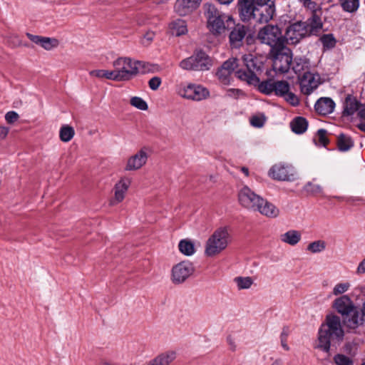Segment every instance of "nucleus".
<instances>
[{
    "mask_svg": "<svg viewBox=\"0 0 365 365\" xmlns=\"http://www.w3.org/2000/svg\"><path fill=\"white\" fill-rule=\"evenodd\" d=\"M116 81H129L138 73L140 66H144L143 61H133L127 57L118 58L113 62Z\"/></svg>",
    "mask_w": 365,
    "mask_h": 365,
    "instance_id": "0eeeda50",
    "label": "nucleus"
},
{
    "mask_svg": "<svg viewBox=\"0 0 365 365\" xmlns=\"http://www.w3.org/2000/svg\"><path fill=\"white\" fill-rule=\"evenodd\" d=\"M178 93L182 98L197 101L207 98L210 95L206 88L195 84L181 86Z\"/></svg>",
    "mask_w": 365,
    "mask_h": 365,
    "instance_id": "4468645a",
    "label": "nucleus"
},
{
    "mask_svg": "<svg viewBox=\"0 0 365 365\" xmlns=\"http://www.w3.org/2000/svg\"><path fill=\"white\" fill-rule=\"evenodd\" d=\"M212 66V60L202 51L195 53L192 56L183 59L180 66L185 70L207 71Z\"/></svg>",
    "mask_w": 365,
    "mask_h": 365,
    "instance_id": "6e6552de",
    "label": "nucleus"
},
{
    "mask_svg": "<svg viewBox=\"0 0 365 365\" xmlns=\"http://www.w3.org/2000/svg\"><path fill=\"white\" fill-rule=\"evenodd\" d=\"M311 11V16L303 21L311 36L318 35L323 29L324 23L322 17V9L319 4H317L313 9H307Z\"/></svg>",
    "mask_w": 365,
    "mask_h": 365,
    "instance_id": "ddd939ff",
    "label": "nucleus"
},
{
    "mask_svg": "<svg viewBox=\"0 0 365 365\" xmlns=\"http://www.w3.org/2000/svg\"><path fill=\"white\" fill-rule=\"evenodd\" d=\"M265 123V118L264 116L254 115L250 119V123L255 128H261Z\"/></svg>",
    "mask_w": 365,
    "mask_h": 365,
    "instance_id": "3c124183",
    "label": "nucleus"
},
{
    "mask_svg": "<svg viewBox=\"0 0 365 365\" xmlns=\"http://www.w3.org/2000/svg\"><path fill=\"white\" fill-rule=\"evenodd\" d=\"M130 185V180L129 179H122L115 184L114 187L115 196L110 202L111 205H116L123 201Z\"/></svg>",
    "mask_w": 365,
    "mask_h": 365,
    "instance_id": "5701e85b",
    "label": "nucleus"
},
{
    "mask_svg": "<svg viewBox=\"0 0 365 365\" xmlns=\"http://www.w3.org/2000/svg\"><path fill=\"white\" fill-rule=\"evenodd\" d=\"M242 61L246 69H239L235 72L236 76L242 81H246L250 85L257 86L259 92L265 95H271L274 91V81L268 79L259 81L257 73L263 68V63L252 54L243 56Z\"/></svg>",
    "mask_w": 365,
    "mask_h": 365,
    "instance_id": "f257e3e1",
    "label": "nucleus"
},
{
    "mask_svg": "<svg viewBox=\"0 0 365 365\" xmlns=\"http://www.w3.org/2000/svg\"><path fill=\"white\" fill-rule=\"evenodd\" d=\"M354 145V143L352 138L349 135L341 133L337 137V147L341 152L349 150Z\"/></svg>",
    "mask_w": 365,
    "mask_h": 365,
    "instance_id": "7c9ffc66",
    "label": "nucleus"
},
{
    "mask_svg": "<svg viewBox=\"0 0 365 365\" xmlns=\"http://www.w3.org/2000/svg\"><path fill=\"white\" fill-rule=\"evenodd\" d=\"M257 38L262 43L270 46V51L285 49L284 35L281 29L277 25L267 24L260 29Z\"/></svg>",
    "mask_w": 365,
    "mask_h": 365,
    "instance_id": "39448f33",
    "label": "nucleus"
},
{
    "mask_svg": "<svg viewBox=\"0 0 365 365\" xmlns=\"http://www.w3.org/2000/svg\"><path fill=\"white\" fill-rule=\"evenodd\" d=\"M269 176L278 181H294L296 179V173L294 168L283 163L275 164L269 169Z\"/></svg>",
    "mask_w": 365,
    "mask_h": 365,
    "instance_id": "2eb2a0df",
    "label": "nucleus"
},
{
    "mask_svg": "<svg viewBox=\"0 0 365 365\" xmlns=\"http://www.w3.org/2000/svg\"><path fill=\"white\" fill-rule=\"evenodd\" d=\"M326 249V242L324 240H316L308 245L307 250L312 254L319 253Z\"/></svg>",
    "mask_w": 365,
    "mask_h": 365,
    "instance_id": "4c0bfd02",
    "label": "nucleus"
},
{
    "mask_svg": "<svg viewBox=\"0 0 365 365\" xmlns=\"http://www.w3.org/2000/svg\"><path fill=\"white\" fill-rule=\"evenodd\" d=\"M204 9L207 20V27L212 34H221L229 28L231 24H234L232 16L221 12L215 5L205 4Z\"/></svg>",
    "mask_w": 365,
    "mask_h": 365,
    "instance_id": "20e7f679",
    "label": "nucleus"
},
{
    "mask_svg": "<svg viewBox=\"0 0 365 365\" xmlns=\"http://www.w3.org/2000/svg\"><path fill=\"white\" fill-rule=\"evenodd\" d=\"M257 4L255 0H238L237 9L240 19L244 22H255Z\"/></svg>",
    "mask_w": 365,
    "mask_h": 365,
    "instance_id": "dca6fc26",
    "label": "nucleus"
},
{
    "mask_svg": "<svg viewBox=\"0 0 365 365\" xmlns=\"http://www.w3.org/2000/svg\"><path fill=\"white\" fill-rule=\"evenodd\" d=\"M298 1L306 9H313L317 4V2L313 0H298Z\"/></svg>",
    "mask_w": 365,
    "mask_h": 365,
    "instance_id": "6e6d98bb",
    "label": "nucleus"
},
{
    "mask_svg": "<svg viewBox=\"0 0 365 365\" xmlns=\"http://www.w3.org/2000/svg\"><path fill=\"white\" fill-rule=\"evenodd\" d=\"M148 160V155L143 150H140L135 155L130 157L127 163L125 170H135L140 169L143 165L145 164Z\"/></svg>",
    "mask_w": 365,
    "mask_h": 365,
    "instance_id": "b1692460",
    "label": "nucleus"
},
{
    "mask_svg": "<svg viewBox=\"0 0 365 365\" xmlns=\"http://www.w3.org/2000/svg\"><path fill=\"white\" fill-rule=\"evenodd\" d=\"M290 126L294 133L297 134H302L307 129L308 121L304 117H296L292 120Z\"/></svg>",
    "mask_w": 365,
    "mask_h": 365,
    "instance_id": "c756f323",
    "label": "nucleus"
},
{
    "mask_svg": "<svg viewBox=\"0 0 365 365\" xmlns=\"http://www.w3.org/2000/svg\"><path fill=\"white\" fill-rule=\"evenodd\" d=\"M360 317H362L364 322L365 319V302H364L361 308V316H360Z\"/></svg>",
    "mask_w": 365,
    "mask_h": 365,
    "instance_id": "e2e57ef3",
    "label": "nucleus"
},
{
    "mask_svg": "<svg viewBox=\"0 0 365 365\" xmlns=\"http://www.w3.org/2000/svg\"><path fill=\"white\" fill-rule=\"evenodd\" d=\"M241 170L242 172L246 175V176H248L249 175V170L246 167H242L241 168Z\"/></svg>",
    "mask_w": 365,
    "mask_h": 365,
    "instance_id": "69168bd1",
    "label": "nucleus"
},
{
    "mask_svg": "<svg viewBox=\"0 0 365 365\" xmlns=\"http://www.w3.org/2000/svg\"><path fill=\"white\" fill-rule=\"evenodd\" d=\"M274 91L276 96H284L289 91V84L286 81H274Z\"/></svg>",
    "mask_w": 365,
    "mask_h": 365,
    "instance_id": "c9c22d12",
    "label": "nucleus"
},
{
    "mask_svg": "<svg viewBox=\"0 0 365 365\" xmlns=\"http://www.w3.org/2000/svg\"><path fill=\"white\" fill-rule=\"evenodd\" d=\"M202 0H177L175 4V12L181 16H186L195 10Z\"/></svg>",
    "mask_w": 365,
    "mask_h": 365,
    "instance_id": "aec40b11",
    "label": "nucleus"
},
{
    "mask_svg": "<svg viewBox=\"0 0 365 365\" xmlns=\"http://www.w3.org/2000/svg\"><path fill=\"white\" fill-rule=\"evenodd\" d=\"M244 95V92L238 88H230L227 91V96L230 98H238Z\"/></svg>",
    "mask_w": 365,
    "mask_h": 365,
    "instance_id": "864d4df0",
    "label": "nucleus"
},
{
    "mask_svg": "<svg viewBox=\"0 0 365 365\" xmlns=\"http://www.w3.org/2000/svg\"><path fill=\"white\" fill-rule=\"evenodd\" d=\"M306 26L302 21L289 24L284 34L285 43L296 45L303 38L310 36Z\"/></svg>",
    "mask_w": 365,
    "mask_h": 365,
    "instance_id": "1a4fd4ad",
    "label": "nucleus"
},
{
    "mask_svg": "<svg viewBox=\"0 0 365 365\" xmlns=\"http://www.w3.org/2000/svg\"><path fill=\"white\" fill-rule=\"evenodd\" d=\"M19 118V115L15 111H9L5 115V119L8 123H13Z\"/></svg>",
    "mask_w": 365,
    "mask_h": 365,
    "instance_id": "5fc2aeb1",
    "label": "nucleus"
},
{
    "mask_svg": "<svg viewBox=\"0 0 365 365\" xmlns=\"http://www.w3.org/2000/svg\"><path fill=\"white\" fill-rule=\"evenodd\" d=\"M170 29L173 34L176 36H181L187 32V26L185 21L182 19H178L174 21L170 24Z\"/></svg>",
    "mask_w": 365,
    "mask_h": 365,
    "instance_id": "72a5a7b5",
    "label": "nucleus"
},
{
    "mask_svg": "<svg viewBox=\"0 0 365 365\" xmlns=\"http://www.w3.org/2000/svg\"><path fill=\"white\" fill-rule=\"evenodd\" d=\"M358 273H364L365 272V258L359 263L357 267Z\"/></svg>",
    "mask_w": 365,
    "mask_h": 365,
    "instance_id": "052dcab7",
    "label": "nucleus"
},
{
    "mask_svg": "<svg viewBox=\"0 0 365 365\" xmlns=\"http://www.w3.org/2000/svg\"><path fill=\"white\" fill-rule=\"evenodd\" d=\"M155 33L153 31H148L145 34L143 39L147 41V43L149 44L154 38Z\"/></svg>",
    "mask_w": 365,
    "mask_h": 365,
    "instance_id": "13d9d810",
    "label": "nucleus"
},
{
    "mask_svg": "<svg viewBox=\"0 0 365 365\" xmlns=\"http://www.w3.org/2000/svg\"><path fill=\"white\" fill-rule=\"evenodd\" d=\"M301 238L300 232L295 230H290L280 236L282 242L292 246L296 245L301 240Z\"/></svg>",
    "mask_w": 365,
    "mask_h": 365,
    "instance_id": "c85d7f7f",
    "label": "nucleus"
},
{
    "mask_svg": "<svg viewBox=\"0 0 365 365\" xmlns=\"http://www.w3.org/2000/svg\"><path fill=\"white\" fill-rule=\"evenodd\" d=\"M75 130L73 127L68 125H63L59 130V138L61 141L69 142L74 136Z\"/></svg>",
    "mask_w": 365,
    "mask_h": 365,
    "instance_id": "473e14b6",
    "label": "nucleus"
},
{
    "mask_svg": "<svg viewBox=\"0 0 365 365\" xmlns=\"http://www.w3.org/2000/svg\"><path fill=\"white\" fill-rule=\"evenodd\" d=\"M237 66L238 63L237 58H229L225 61L220 67L232 73Z\"/></svg>",
    "mask_w": 365,
    "mask_h": 365,
    "instance_id": "c03bdc74",
    "label": "nucleus"
},
{
    "mask_svg": "<svg viewBox=\"0 0 365 365\" xmlns=\"http://www.w3.org/2000/svg\"><path fill=\"white\" fill-rule=\"evenodd\" d=\"M9 129L6 127L1 126L0 127V140L4 139L8 133H9Z\"/></svg>",
    "mask_w": 365,
    "mask_h": 365,
    "instance_id": "bf43d9fd",
    "label": "nucleus"
},
{
    "mask_svg": "<svg viewBox=\"0 0 365 365\" xmlns=\"http://www.w3.org/2000/svg\"><path fill=\"white\" fill-rule=\"evenodd\" d=\"M247 27L237 24L229 35L230 43L232 48H239L242 46L243 40L247 34Z\"/></svg>",
    "mask_w": 365,
    "mask_h": 365,
    "instance_id": "6ab92c4d",
    "label": "nucleus"
},
{
    "mask_svg": "<svg viewBox=\"0 0 365 365\" xmlns=\"http://www.w3.org/2000/svg\"><path fill=\"white\" fill-rule=\"evenodd\" d=\"M238 201L244 208L255 211L258 209V205L264 202V199L247 186H244L238 192Z\"/></svg>",
    "mask_w": 365,
    "mask_h": 365,
    "instance_id": "9b49d317",
    "label": "nucleus"
},
{
    "mask_svg": "<svg viewBox=\"0 0 365 365\" xmlns=\"http://www.w3.org/2000/svg\"><path fill=\"white\" fill-rule=\"evenodd\" d=\"M334 108V101L328 97L320 98L314 105L316 112L322 115H327L331 113Z\"/></svg>",
    "mask_w": 365,
    "mask_h": 365,
    "instance_id": "4be33fe9",
    "label": "nucleus"
},
{
    "mask_svg": "<svg viewBox=\"0 0 365 365\" xmlns=\"http://www.w3.org/2000/svg\"><path fill=\"white\" fill-rule=\"evenodd\" d=\"M227 341L229 342L230 345L231 346V348L232 350L235 349V345L234 344V342L232 341V339L230 337L227 338Z\"/></svg>",
    "mask_w": 365,
    "mask_h": 365,
    "instance_id": "0e129e2a",
    "label": "nucleus"
},
{
    "mask_svg": "<svg viewBox=\"0 0 365 365\" xmlns=\"http://www.w3.org/2000/svg\"><path fill=\"white\" fill-rule=\"evenodd\" d=\"M292 65L293 71L299 76V78L305 72H310V61L307 58L296 56L292 59Z\"/></svg>",
    "mask_w": 365,
    "mask_h": 365,
    "instance_id": "a878e982",
    "label": "nucleus"
},
{
    "mask_svg": "<svg viewBox=\"0 0 365 365\" xmlns=\"http://www.w3.org/2000/svg\"><path fill=\"white\" fill-rule=\"evenodd\" d=\"M319 40L324 49L333 48L336 43V40L332 34H323Z\"/></svg>",
    "mask_w": 365,
    "mask_h": 365,
    "instance_id": "58836bf2",
    "label": "nucleus"
},
{
    "mask_svg": "<svg viewBox=\"0 0 365 365\" xmlns=\"http://www.w3.org/2000/svg\"><path fill=\"white\" fill-rule=\"evenodd\" d=\"M343 336L344 331L340 318L334 314L327 315L325 322L321 325L319 330V344L317 347L328 353L331 344L339 343L343 339Z\"/></svg>",
    "mask_w": 365,
    "mask_h": 365,
    "instance_id": "f03ea898",
    "label": "nucleus"
},
{
    "mask_svg": "<svg viewBox=\"0 0 365 365\" xmlns=\"http://www.w3.org/2000/svg\"><path fill=\"white\" fill-rule=\"evenodd\" d=\"M358 116L361 119L365 120V105L361 103L360 106H359V109L356 110Z\"/></svg>",
    "mask_w": 365,
    "mask_h": 365,
    "instance_id": "4d7b16f0",
    "label": "nucleus"
},
{
    "mask_svg": "<svg viewBox=\"0 0 365 365\" xmlns=\"http://www.w3.org/2000/svg\"><path fill=\"white\" fill-rule=\"evenodd\" d=\"M230 241V235L227 227H220L215 230L207 239L205 254L207 257H214L226 249Z\"/></svg>",
    "mask_w": 365,
    "mask_h": 365,
    "instance_id": "423d86ee",
    "label": "nucleus"
},
{
    "mask_svg": "<svg viewBox=\"0 0 365 365\" xmlns=\"http://www.w3.org/2000/svg\"><path fill=\"white\" fill-rule=\"evenodd\" d=\"M357 127L362 131L365 132V121L361 122L358 124Z\"/></svg>",
    "mask_w": 365,
    "mask_h": 365,
    "instance_id": "680f3d73",
    "label": "nucleus"
},
{
    "mask_svg": "<svg viewBox=\"0 0 365 365\" xmlns=\"http://www.w3.org/2000/svg\"><path fill=\"white\" fill-rule=\"evenodd\" d=\"M334 307L343 316V322L348 328L355 329L363 324L360 313L347 295H343L335 299Z\"/></svg>",
    "mask_w": 365,
    "mask_h": 365,
    "instance_id": "7ed1b4c3",
    "label": "nucleus"
},
{
    "mask_svg": "<svg viewBox=\"0 0 365 365\" xmlns=\"http://www.w3.org/2000/svg\"><path fill=\"white\" fill-rule=\"evenodd\" d=\"M255 211H258L262 215L269 217H276L279 212L275 205L264 199L262 203L258 205V209H256Z\"/></svg>",
    "mask_w": 365,
    "mask_h": 365,
    "instance_id": "cd10ccee",
    "label": "nucleus"
},
{
    "mask_svg": "<svg viewBox=\"0 0 365 365\" xmlns=\"http://www.w3.org/2000/svg\"><path fill=\"white\" fill-rule=\"evenodd\" d=\"M340 5L344 11L354 13L359 7V0H339Z\"/></svg>",
    "mask_w": 365,
    "mask_h": 365,
    "instance_id": "f704fd0d",
    "label": "nucleus"
},
{
    "mask_svg": "<svg viewBox=\"0 0 365 365\" xmlns=\"http://www.w3.org/2000/svg\"><path fill=\"white\" fill-rule=\"evenodd\" d=\"M276 8L274 1L258 2L256 14V23L266 24L272 20L275 14Z\"/></svg>",
    "mask_w": 365,
    "mask_h": 365,
    "instance_id": "f3484780",
    "label": "nucleus"
},
{
    "mask_svg": "<svg viewBox=\"0 0 365 365\" xmlns=\"http://www.w3.org/2000/svg\"><path fill=\"white\" fill-rule=\"evenodd\" d=\"M216 75L221 83L224 84H228L230 83V78L231 75L230 72L225 71L220 67L218 68Z\"/></svg>",
    "mask_w": 365,
    "mask_h": 365,
    "instance_id": "a18cd8bd",
    "label": "nucleus"
},
{
    "mask_svg": "<svg viewBox=\"0 0 365 365\" xmlns=\"http://www.w3.org/2000/svg\"><path fill=\"white\" fill-rule=\"evenodd\" d=\"M130 103L131 106L141 110H146L148 108L147 103L140 97H132Z\"/></svg>",
    "mask_w": 365,
    "mask_h": 365,
    "instance_id": "79ce46f5",
    "label": "nucleus"
},
{
    "mask_svg": "<svg viewBox=\"0 0 365 365\" xmlns=\"http://www.w3.org/2000/svg\"><path fill=\"white\" fill-rule=\"evenodd\" d=\"M284 97L285 101L293 106H297L299 103L297 96L292 92L288 91Z\"/></svg>",
    "mask_w": 365,
    "mask_h": 365,
    "instance_id": "8fccbe9b",
    "label": "nucleus"
},
{
    "mask_svg": "<svg viewBox=\"0 0 365 365\" xmlns=\"http://www.w3.org/2000/svg\"><path fill=\"white\" fill-rule=\"evenodd\" d=\"M282 361L280 359H276L271 365H282Z\"/></svg>",
    "mask_w": 365,
    "mask_h": 365,
    "instance_id": "338daca9",
    "label": "nucleus"
},
{
    "mask_svg": "<svg viewBox=\"0 0 365 365\" xmlns=\"http://www.w3.org/2000/svg\"><path fill=\"white\" fill-rule=\"evenodd\" d=\"M90 76L97 77L99 78H105L106 79L114 80L116 81L115 75L114 70L108 71V70H93L89 73Z\"/></svg>",
    "mask_w": 365,
    "mask_h": 365,
    "instance_id": "e433bc0d",
    "label": "nucleus"
},
{
    "mask_svg": "<svg viewBox=\"0 0 365 365\" xmlns=\"http://www.w3.org/2000/svg\"><path fill=\"white\" fill-rule=\"evenodd\" d=\"M178 248L180 252L186 256H191L195 252L194 244L189 240H180Z\"/></svg>",
    "mask_w": 365,
    "mask_h": 365,
    "instance_id": "2f4dec72",
    "label": "nucleus"
},
{
    "mask_svg": "<svg viewBox=\"0 0 365 365\" xmlns=\"http://www.w3.org/2000/svg\"><path fill=\"white\" fill-rule=\"evenodd\" d=\"M195 272L193 264L188 261H182L172 268L171 280L174 284H182Z\"/></svg>",
    "mask_w": 365,
    "mask_h": 365,
    "instance_id": "f8f14e48",
    "label": "nucleus"
},
{
    "mask_svg": "<svg viewBox=\"0 0 365 365\" xmlns=\"http://www.w3.org/2000/svg\"><path fill=\"white\" fill-rule=\"evenodd\" d=\"M233 0H218L221 4H230Z\"/></svg>",
    "mask_w": 365,
    "mask_h": 365,
    "instance_id": "774afa93",
    "label": "nucleus"
},
{
    "mask_svg": "<svg viewBox=\"0 0 365 365\" xmlns=\"http://www.w3.org/2000/svg\"><path fill=\"white\" fill-rule=\"evenodd\" d=\"M360 105L361 103L355 97L348 95L344 103L343 115L351 116L354 115Z\"/></svg>",
    "mask_w": 365,
    "mask_h": 365,
    "instance_id": "bb28decb",
    "label": "nucleus"
},
{
    "mask_svg": "<svg viewBox=\"0 0 365 365\" xmlns=\"http://www.w3.org/2000/svg\"><path fill=\"white\" fill-rule=\"evenodd\" d=\"M289 333H290V329L288 327H284L282 328V331L280 334V341H281V345H282V348L285 351L289 350V346H288V344L287 343V338H288Z\"/></svg>",
    "mask_w": 365,
    "mask_h": 365,
    "instance_id": "37998d69",
    "label": "nucleus"
},
{
    "mask_svg": "<svg viewBox=\"0 0 365 365\" xmlns=\"http://www.w3.org/2000/svg\"><path fill=\"white\" fill-rule=\"evenodd\" d=\"M327 131L325 129L322 128L318 130L317 131L319 143L324 146H326L329 143V140L327 138Z\"/></svg>",
    "mask_w": 365,
    "mask_h": 365,
    "instance_id": "09e8293b",
    "label": "nucleus"
},
{
    "mask_svg": "<svg viewBox=\"0 0 365 365\" xmlns=\"http://www.w3.org/2000/svg\"><path fill=\"white\" fill-rule=\"evenodd\" d=\"M270 54L273 58V69L280 73H287L292 65V56L290 49L285 46L284 50L279 51H270Z\"/></svg>",
    "mask_w": 365,
    "mask_h": 365,
    "instance_id": "9d476101",
    "label": "nucleus"
},
{
    "mask_svg": "<svg viewBox=\"0 0 365 365\" xmlns=\"http://www.w3.org/2000/svg\"><path fill=\"white\" fill-rule=\"evenodd\" d=\"M26 36L33 43L39 45L47 51L56 48L59 44L58 40L55 38L34 35L30 33H26Z\"/></svg>",
    "mask_w": 365,
    "mask_h": 365,
    "instance_id": "412c9836",
    "label": "nucleus"
},
{
    "mask_svg": "<svg viewBox=\"0 0 365 365\" xmlns=\"http://www.w3.org/2000/svg\"><path fill=\"white\" fill-rule=\"evenodd\" d=\"M235 282L239 289H249L253 283V280L250 277H237L235 278Z\"/></svg>",
    "mask_w": 365,
    "mask_h": 365,
    "instance_id": "ea45409f",
    "label": "nucleus"
},
{
    "mask_svg": "<svg viewBox=\"0 0 365 365\" xmlns=\"http://www.w3.org/2000/svg\"><path fill=\"white\" fill-rule=\"evenodd\" d=\"M162 83V79L161 78L158 76H154L151 78L148 81V86L153 91H156L158 89Z\"/></svg>",
    "mask_w": 365,
    "mask_h": 365,
    "instance_id": "603ef678",
    "label": "nucleus"
},
{
    "mask_svg": "<svg viewBox=\"0 0 365 365\" xmlns=\"http://www.w3.org/2000/svg\"><path fill=\"white\" fill-rule=\"evenodd\" d=\"M334 361L336 365H354L351 359L341 354H336L334 356Z\"/></svg>",
    "mask_w": 365,
    "mask_h": 365,
    "instance_id": "a19ab883",
    "label": "nucleus"
},
{
    "mask_svg": "<svg viewBox=\"0 0 365 365\" xmlns=\"http://www.w3.org/2000/svg\"><path fill=\"white\" fill-rule=\"evenodd\" d=\"M299 79L301 91L307 96L310 95L320 84L319 75L311 72H305Z\"/></svg>",
    "mask_w": 365,
    "mask_h": 365,
    "instance_id": "a211bd4d",
    "label": "nucleus"
},
{
    "mask_svg": "<svg viewBox=\"0 0 365 365\" xmlns=\"http://www.w3.org/2000/svg\"><path fill=\"white\" fill-rule=\"evenodd\" d=\"M176 356L175 351L168 350L156 356L149 361L146 365H170L176 359Z\"/></svg>",
    "mask_w": 365,
    "mask_h": 365,
    "instance_id": "393cba45",
    "label": "nucleus"
},
{
    "mask_svg": "<svg viewBox=\"0 0 365 365\" xmlns=\"http://www.w3.org/2000/svg\"><path fill=\"white\" fill-rule=\"evenodd\" d=\"M304 190L307 193L315 195V194L320 193L322 190V188L319 185H315L311 182H309L304 185Z\"/></svg>",
    "mask_w": 365,
    "mask_h": 365,
    "instance_id": "49530a36",
    "label": "nucleus"
},
{
    "mask_svg": "<svg viewBox=\"0 0 365 365\" xmlns=\"http://www.w3.org/2000/svg\"><path fill=\"white\" fill-rule=\"evenodd\" d=\"M349 287V283H339V284H337L334 287L333 294L334 295H339V294H343V293H344L345 292H346L348 290Z\"/></svg>",
    "mask_w": 365,
    "mask_h": 365,
    "instance_id": "de8ad7c7",
    "label": "nucleus"
}]
</instances>
